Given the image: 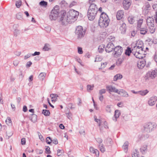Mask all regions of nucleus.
<instances>
[{
	"instance_id": "f257e3e1",
	"label": "nucleus",
	"mask_w": 157,
	"mask_h": 157,
	"mask_svg": "<svg viewBox=\"0 0 157 157\" xmlns=\"http://www.w3.org/2000/svg\"><path fill=\"white\" fill-rule=\"evenodd\" d=\"M132 54L136 57L139 59L145 57V50L144 49L143 42L142 41H137L136 46H134L132 48Z\"/></svg>"
},
{
	"instance_id": "f03ea898",
	"label": "nucleus",
	"mask_w": 157,
	"mask_h": 157,
	"mask_svg": "<svg viewBox=\"0 0 157 157\" xmlns=\"http://www.w3.org/2000/svg\"><path fill=\"white\" fill-rule=\"evenodd\" d=\"M79 15V12L73 9L70 10L68 13V15L66 16V13L63 12L60 18V21H62L63 25L66 22H69L68 19H76Z\"/></svg>"
},
{
	"instance_id": "7ed1b4c3",
	"label": "nucleus",
	"mask_w": 157,
	"mask_h": 157,
	"mask_svg": "<svg viewBox=\"0 0 157 157\" xmlns=\"http://www.w3.org/2000/svg\"><path fill=\"white\" fill-rule=\"evenodd\" d=\"M110 20L108 15L104 12L102 13L100 16L98 24L101 27L105 28L109 25Z\"/></svg>"
},
{
	"instance_id": "20e7f679",
	"label": "nucleus",
	"mask_w": 157,
	"mask_h": 157,
	"mask_svg": "<svg viewBox=\"0 0 157 157\" xmlns=\"http://www.w3.org/2000/svg\"><path fill=\"white\" fill-rule=\"evenodd\" d=\"M98 9L96 5L94 3L91 4L89 6L87 16L89 19L93 21L97 15Z\"/></svg>"
},
{
	"instance_id": "39448f33",
	"label": "nucleus",
	"mask_w": 157,
	"mask_h": 157,
	"mask_svg": "<svg viewBox=\"0 0 157 157\" xmlns=\"http://www.w3.org/2000/svg\"><path fill=\"white\" fill-rule=\"evenodd\" d=\"M156 126L154 123L148 122L145 124L144 126V131L146 133H149L153 131Z\"/></svg>"
},
{
	"instance_id": "423d86ee",
	"label": "nucleus",
	"mask_w": 157,
	"mask_h": 157,
	"mask_svg": "<svg viewBox=\"0 0 157 157\" xmlns=\"http://www.w3.org/2000/svg\"><path fill=\"white\" fill-rule=\"evenodd\" d=\"M59 11V6H56L52 10L49 15V17L51 20H55L58 16Z\"/></svg>"
},
{
	"instance_id": "0eeeda50",
	"label": "nucleus",
	"mask_w": 157,
	"mask_h": 157,
	"mask_svg": "<svg viewBox=\"0 0 157 157\" xmlns=\"http://www.w3.org/2000/svg\"><path fill=\"white\" fill-rule=\"evenodd\" d=\"M86 30L83 29L81 26H78L76 28L75 34L78 39H81L83 37L86 33Z\"/></svg>"
},
{
	"instance_id": "6e6552de",
	"label": "nucleus",
	"mask_w": 157,
	"mask_h": 157,
	"mask_svg": "<svg viewBox=\"0 0 157 157\" xmlns=\"http://www.w3.org/2000/svg\"><path fill=\"white\" fill-rule=\"evenodd\" d=\"M123 48L120 46H118L114 49V53L113 55L114 57H117L119 56L122 53Z\"/></svg>"
},
{
	"instance_id": "1a4fd4ad",
	"label": "nucleus",
	"mask_w": 157,
	"mask_h": 157,
	"mask_svg": "<svg viewBox=\"0 0 157 157\" xmlns=\"http://www.w3.org/2000/svg\"><path fill=\"white\" fill-rule=\"evenodd\" d=\"M157 76V70H154L152 71H148L146 74L145 79L146 80L148 79L149 78H153Z\"/></svg>"
},
{
	"instance_id": "9d476101",
	"label": "nucleus",
	"mask_w": 157,
	"mask_h": 157,
	"mask_svg": "<svg viewBox=\"0 0 157 157\" xmlns=\"http://www.w3.org/2000/svg\"><path fill=\"white\" fill-rule=\"evenodd\" d=\"M131 0H124L122 2L123 7L125 10H128L131 5Z\"/></svg>"
},
{
	"instance_id": "9b49d317",
	"label": "nucleus",
	"mask_w": 157,
	"mask_h": 157,
	"mask_svg": "<svg viewBox=\"0 0 157 157\" xmlns=\"http://www.w3.org/2000/svg\"><path fill=\"white\" fill-rule=\"evenodd\" d=\"M114 45L113 43L109 42L105 48V50L106 52L109 53L112 52L114 49Z\"/></svg>"
},
{
	"instance_id": "f8f14e48",
	"label": "nucleus",
	"mask_w": 157,
	"mask_h": 157,
	"mask_svg": "<svg viewBox=\"0 0 157 157\" xmlns=\"http://www.w3.org/2000/svg\"><path fill=\"white\" fill-rule=\"evenodd\" d=\"M157 101V97L156 96H153L150 98L148 101V104L149 105L152 106L154 105Z\"/></svg>"
},
{
	"instance_id": "ddd939ff",
	"label": "nucleus",
	"mask_w": 157,
	"mask_h": 157,
	"mask_svg": "<svg viewBox=\"0 0 157 157\" xmlns=\"http://www.w3.org/2000/svg\"><path fill=\"white\" fill-rule=\"evenodd\" d=\"M106 88L107 90L109 91V93L111 92H114L117 93H118L119 90L116 89L114 86L111 85L106 86Z\"/></svg>"
},
{
	"instance_id": "4468645a",
	"label": "nucleus",
	"mask_w": 157,
	"mask_h": 157,
	"mask_svg": "<svg viewBox=\"0 0 157 157\" xmlns=\"http://www.w3.org/2000/svg\"><path fill=\"white\" fill-rule=\"evenodd\" d=\"M124 11L123 10H120L118 11L116 14L117 18L118 20L121 19L124 15Z\"/></svg>"
},
{
	"instance_id": "2eb2a0df",
	"label": "nucleus",
	"mask_w": 157,
	"mask_h": 157,
	"mask_svg": "<svg viewBox=\"0 0 157 157\" xmlns=\"http://www.w3.org/2000/svg\"><path fill=\"white\" fill-rule=\"evenodd\" d=\"M121 114L120 110H116L114 112V117H113V120L116 122L117 121V119L118 118Z\"/></svg>"
},
{
	"instance_id": "dca6fc26",
	"label": "nucleus",
	"mask_w": 157,
	"mask_h": 157,
	"mask_svg": "<svg viewBox=\"0 0 157 157\" xmlns=\"http://www.w3.org/2000/svg\"><path fill=\"white\" fill-rule=\"evenodd\" d=\"M145 61L144 60H141L139 61L137 64L138 67L140 69L143 68L145 65Z\"/></svg>"
},
{
	"instance_id": "f3484780",
	"label": "nucleus",
	"mask_w": 157,
	"mask_h": 157,
	"mask_svg": "<svg viewBox=\"0 0 157 157\" xmlns=\"http://www.w3.org/2000/svg\"><path fill=\"white\" fill-rule=\"evenodd\" d=\"M146 22L147 25H154V20L153 18L152 17H148L147 19Z\"/></svg>"
},
{
	"instance_id": "a211bd4d",
	"label": "nucleus",
	"mask_w": 157,
	"mask_h": 157,
	"mask_svg": "<svg viewBox=\"0 0 157 157\" xmlns=\"http://www.w3.org/2000/svg\"><path fill=\"white\" fill-rule=\"evenodd\" d=\"M117 94L122 95L123 97L126 98H127L129 96L127 93L123 90H119L118 93Z\"/></svg>"
},
{
	"instance_id": "6ab92c4d",
	"label": "nucleus",
	"mask_w": 157,
	"mask_h": 157,
	"mask_svg": "<svg viewBox=\"0 0 157 157\" xmlns=\"http://www.w3.org/2000/svg\"><path fill=\"white\" fill-rule=\"evenodd\" d=\"M30 120L33 123H35L37 121V116L36 115L33 114L29 116Z\"/></svg>"
},
{
	"instance_id": "aec40b11",
	"label": "nucleus",
	"mask_w": 157,
	"mask_h": 157,
	"mask_svg": "<svg viewBox=\"0 0 157 157\" xmlns=\"http://www.w3.org/2000/svg\"><path fill=\"white\" fill-rule=\"evenodd\" d=\"M60 6L62 8L64 9L68 6L67 3L64 0L62 1L59 3Z\"/></svg>"
},
{
	"instance_id": "412c9836",
	"label": "nucleus",
	"mask_w": 157,
	"mask_h": 157,
	"mask_svg": "<svg viewBox=\"0 0 157 157\" xmlns=\"http://www.w3.org/2000/svg\"><path fill=\"white\" fill-rule=\"evenodd\" d=\"M147 145H143L140 148V151L142 154H144L146 152L147 150Z\"/></svg>"
},
{
	"instance_id": "4be33fe9",
	"label": "nucleus",
	"mask_w": 157,
	"mask_h": 157,
	"mask_svg": "<svg viewBox=\"0 0 157 157\" xmlns=\"http://www.w3.org/2000/svg\"><path fill=\"white\" fill-rule=\"evenodd\" d=\"M139 29L140 31V33L142 35L145 34L147 32V28H140Z\"/></svg>"
},
{
	"instance_id": "5701e85b",
	"label": "nucleus",
	"mask_w": 157,
	"mask_h": 157,
	"mask_svg": "<svg viewBox=\"0 0 157 157\" xmlns=\"http://www.w3.org/2000/svg\"><path fill=\"white\" fill-rule=\"evenodd\" d=\"M129 143L128 141H126L122 146V148L125 152H127L128 150V147Z\"/></svg>"
},
{
	"instance_id": "b1692460",
	"label": "nucleus",
	"mask_w": 157,
	"mask_h": 157,
	"mask_svg": "<svg viewBox=\"0 0 157 157\" xmlns=\"http://www.w3.org/2000/svg\"><path fill=\"white\" fill-rule=\"evenodd\" d=\"M149 27V31L151 33H153L155 31V28L154 27V25H148Z\"/></svg>"
},
{
	"instance_id": "393cba45",
	"label": "nucleus",
	"mask_w": 157,
	"mask_h": 157,
	"mask_svg": "<svg viewBox=\"0 0 157 157\" xmlns=\"http://www.w3.org/2000/svg\"><path fill=\"white\" fill-rule=\"evenodd\" d=\"M132 53V49L131 50V48L129 47H128L125 50V54L126 55L128 56H130V54Z\"/></svg>"
},
{
	"instance_id": "a878e982",
	"label": "nucleus",
	"mask_w": 157,
	"mask_h": 157,
	"mask_svg": "<svg viewBox=\"0 0 157 157\" xmlns=\"http://www.w3.org/2000/svg\"><path fill=\"white\" fill-rule=\"evenodd\" d=\"M90 151L92 153H95L96 154H99V151L98 150L94 149L93 147H90Z\"/></svg>"
},
{
	"instance_id": "bb28decb",
	"label": "nucleus",
	"mask_w": 157,
	"mask_h": 157,
	"mask_svg": "<svg viewBox=\"0 0 157 157\" xmlns=\"http://www.w3.org/2000/svg\"><path fill=\"white\" fill-rule=\"evenodd\" d=\"M122 78V76L120 74H117L115 75L113 78V80L116 81L118 79H120Z\"/></svg>"
},
{
	"instance_id": "cd10ccee",
	"label": "nucleus",
	"mask_w": 157,
	"mask_h": 157,
	"mask_svg": "<svg viewBox=\"0 0 157 157\" xmlns=\"http://www.w3.org/2000/svg\"><path fill=\"white\" fill-rule=\"evenodd\" d=\"M128 21L129 23L131 24H133L135 21L134 17H129L128 18Z\"/></svg>"
},
{
	"instance_id": "c85d7f7f",
	"label": "nucleus",
	"mask_w": 157,
	"mask_h": 157,
	"mask_svg": "<svg viewBox=\"0 0 157 157\" xmlns=\"http://www.w3.org/2000/svg\"><path fill=\"white\" fill-rule=\"evenodd\" d=\"M50 49V45L48 44H46L44 45V46L43 48V50L44 51H48Z\"/></svg>"
},
{
	"instance_id": "c756f323",
	"label": "nucleus",
	"mask_w": 157,
	"mask_h": 157,
	"mask_svg": "<svg viewBox=\"0 0 157 157\" xmlns=\"http://www.w3.org/2000/svg\"><path fill=\"white\" fill-rule=\"evenodd\" d=\"M104 45L102 44L100 45L98 48V51L100 53L104 51Z\"/></svg>"
},
{
	"instance_id": "7c9ffc66",
	"label": "nucleus",
	"mask_w": 157,
	"mask_h": 157,
	"mask_svg": "<svg viewBox=\"0 0 157 157\" xmlns=\"http://www.w3.org/2000/svg\"><path fill=\"white\" fill-rule=\"evenodd\" d=\"M46 75V73H41L39 75V77L41 80H43L45 78Z\"/></svg>"
},
{
	"instance_id": "2f4dec72",
	"label": "nucleus",
	"mask_w": 157,
	"mask_h": 157,
	"mask_svg": "<svg viewBox=\"0 0 157 157\" xmlns=\"http://www.w3.org/2000/svg\"><path fill=\"white\" fill-rule=\"evenodd\" d=\"M42 113L46 116H48L50 114V111L47 110L43 109L42 110Z\"/></svg>"
},
{
	"instance_id": "473e14b6",
	"label": "nucleus",
	"mask_w": 157,
	"mask_h": 157,
	"mask_svg": "<svg viewBox=\"0 0 157 157\" xmlns=\"http://www.w3.org/2000/svg\"><path fill=\"white\" fill-rule=\"evenodd\" d=\"M94 87V85H88L87 86V90L88 92H90V91L92 90Z\"/></svg>"
},
{
	"instance_id": "72a5a7b5",
	"label": "nucleus",
	"mask_w": 157,
	"mask_h": 157,
	"mask_svg": "<svg viewBox=\"0 0 157 157\" xmlns=\"http://www.w3.org/2000/svg\"><path fill=\"white\" fill-rule=\"evenodd\" d=\"M124 60V59L123 58H119L118 59L116 63L117 64L118 66L120 65L123 62Z\"/></svg>"
},
{
	"instance_id": "f704fd0d",
	"label": "nucleus",
	"mask_w": 157,
	"mask_h": 157,
	"mask_svg": "<svg viewBox=\"0 0 157 157\" xmlns=\"http://www.w3.org/2000/svg\"><path fill=\"white\" fill-rule=\"evenodd\" d=\"M143 22V19H140L137 22V27L138 28H140L141 27V25Z\"/></svg>"
},
{
	"instance_id": "c9c22d12",
	"label": "nucleus",
	"mask_w": 157,
	"mask_h": 157,
	"mask_svg": "<svg viewBox=\"0 0 157 157\" xmlns=\"http://www.w3.org/2000/svg\"><path fill=\"white\" fill-rule=\"evenodd\" d=\"M139 152L136 150L134 151L132 155V157H139Z\"/></svg>"
},
{
	"instance_id": "e433bc0d",
	"label": "nucleus",
	"mask_w": 157,
	"mask_h": 157,
	"mask_svg": "<svg viewBox=\"0 0 157 157\" xmlns=\"http://www.w3.org/2000/svg\"><path fill=\"white\" fill-rule=\"evenodd\" d=\"M50 97L52 99H54L53 100H52V101H55V100H56V99H57V97H58V95L57 94H50Z\"/></svg>"
},
{
	"instance_id": "4c0bfd02",
	"label": "nucleus",
	"mask_w": 157,
	"mask_h": 157,
	"mask_svg": "<svg viewBox=\"0 0 157 157\" xmlns=\"http://www.w3.org/2000/svg\"><path fill=\"white\" fill-rule=\"evenodd\" d=\"M16 18L18 20H21L22 19V14L21 13H19L16 15Z\"/></svg>"
},
{
	"instance_id": "58836bf2",
	"label": "nucleus",
	"mask_w": 157,
	"mask_h": 157,
	"mask_svg": "<svg viewBox=\"0 0 157 157\" xmlns=\"http://www.w3.org/2000/svg\"><path fill=\"white\" fill-rule=\"evenodd\" d=\"M149 92L147 90H146L143 91H141L139 92L140 94L143 96Z\"/></svg>"
},
{
	"instance_id": "ea45409f",
	"label": "nucleus",
	"mask_w": 157,
	"mask_h": 157,
	"mask_svg": "<svg viewBox=\"0 0 157 157\" xmlns=\"http://www.w3.org/2000/svg\"><path fill=\"white\" fill-rule=\"evenodd\" d=\"M47 2L44 1H42L40 2V5L41 6L45 7L47 5Z\"/></svg>"
},
{
	"instance_id": "a19ab883",
	"label": "nucleus",
	"mask_w": 157,
	"mask_h": 157,
	"mask_svg": "<svg viewBox=\"0 0 157 157\" xmlns=\"http://www.w3.org/2000/svg\"><path fill=\"white\" fill-rule=\"evenodd\" d=\"M100 151L102 153L105 151V148L104 147L103 144H100L99 146Z\"/></svg>"
},
{
	"instance_id": "79ce46f5",
	"label": "nucleus",
	"mask_w": 157,
	"mask_h": 157,
	"mask_svg": "<svg viewBox=\"0 0 157 157\" xmlns=\"http://www.w3.org/2000/svg\"><path fill=\"white\" fill-rule=\"evenodd\" d=\"M120 29L121 30H123V31H125L126 30V25L124 23H123L121 26Z\"/></svg>"
},
{
	"instance_id": "37998d69",
	"label": "nucleus",
	"mask_w": 157,
	"mask_h": 157,
	"mask_svg": "<svg viewBox=\"0 0 157 157\" xmlns=\"http://www.w3.org/2000/svg\"><path fill=\"white\" fill-rule=\"evenodd\" d=\"M94 119L95 121L97 122L98 124V126H101V120L98 119H97V117L96 116H94Z\"/></svg>"
},
{
	"instance_id": "c03bdc74",
	"label": "nucleus",
	"mask_w": 157,
	"mask_h": 157,
	"mask_svg": "<svg viewBox=\"0 0 157 157\" xmlns=\"http://www.w3.org/2000/svg\"><path fill=\"white\" fill-rule=\"evenodd\" d=\"M6 123L8 125H10L11 124V118L8 117L6 120Z\"/></svg>"
},
{
	"instance_id": "a18cd8bd",
	"label": "nucleus",
	"mask_w": 157,
	"mask_h": 157,
	"mask_svg": "<svg viewBox=\"0 0 157 157\" xmlns=\"http://www.w3.org/2000/svg\"><path fill=\"white\" fill-rule=\"evenodd\" d=\"M21 5V0L17 1L16 3V7L19 8Z\"/></svg>"
},
{
	"instance_id": "49530a36",
	"label": "nucleus",
	"mask_w": 157,
	"mask_h": 157,
	"mask_svg": "<svg viewBox=\"0 0 157 157\" xmlns=\"http://www.w3.org/2000/svg\"><path fill=\"white\" fill-rule=\"evenodd\" d=\"M106 92L105 89H103L99 90V95H102L103 94H105Z\"/></svg>"
},
{
	"instance_id": "de8ad7c7",
	"label": "nucleus",
	"mask_w": 157,
	"mask_h": 157,
	"mask_svg": "<svg viewBox=\"0 0 157 157\" xmlns=\"http://www.w3.org/2000/svg\"><path fill=\"white\" fill-rule=\"evenodd\" d=\"M105 110L107 112L111 113V108L110 105H107L106 106Z\"/></svg>"
},
{
	"instance_id": "09e8293b",
	"label": "nucleus",
	"mask_w": 157,
	"mask_h": 157,
	"mask_svg": "<svg viewBox=\"0 0 157 157\" xmlns=\"http://www.w3.org/2000/svg\"><path fill=\"white\" fill-rule=\"evenodd\" d=\"M106 143L109 145H111L112 144V140L110 138H108L106 139Z\"/></svg>"
},
{
	"instance_id": "8fccbe9b",
	"label": "nucleus",
	"mask_w": 157,
	"mask_h": 157,
	"mask_svg": "<svg viewBox=\"0 0 157 157\" xmlns=\"http://www.w3.org/2000/svg\"><path fill=\"white\" fill-rule=\"evenodd\" d=\"M46 141L48 144H49L52 142V139L50 137H48L46 139Z\"/></svg>"
},
{
	"instance_id": "3c124183",
	"label": "nucleus",
	"mask_w": 157,
	"mask_h": 157,
	"mask_svg": "<svg viewBox=\"0 0 157 157\" xmlns=\"http://www.w3.org/2000/svg\"><path fill=\"white\" fill-rule=\"evenodd\" d=\"M19 33V30L17 29H15L14 31V36L17 37Z\"/></svg>"
},
{
	"instance_id": "603ef678",
	"label": "nucleus",
	"mask_w": 157,
	"mask_h": 157,
	"mask_svg": "<svg viewBox=\"0 0 157 157\" xmlns=\"http://www.w3.org/2000/svg\"><path fill=\"white\" fill-rule=\"evenodd\" d=\"M13 134V132L11 131H8V132H6V135L8 137V139H9L10 137Z\"/></svg>"
},
{
	"instance_id": "864d4df0",
	"label": "nucleus",
	"mask_w": 157,
	"mask_h": 157,
	"mask_svg": "<svg viewBox=\"0 0 157 157\" xmlns=\"http://www.w3.org/2000/svg\"><path fill=\"white\" fill-rule=\"evenodd\" d=\"M45 151L46 153L47 154H50L51 153V151L50 150V148L48 146L45 149Z\"/></svg>"
},
{
	"instance_id": "5fc2aeb1",
	"label": "nucleus",
	"mask_w": 157,
	"mask_h": 157,
	"mask_svg": "<svg viewBox=\"0 0 157 157\" xmlns=\"http://www.w3.org/2000/svg\"><path fill=\"white\" fill-rule=\"evenodd\" d=\"M77 4V2L75 1H73L70 4V7H71L73 6L76 5Z\"/></svg>"
},
{
	"instance_id": "6e6d98bb",
	"label": "nucleus",
	"mask_w": 157,
	"mask_h": 157,
	"mask_svg": "<svg viewBox=\"0 0 157 157\" xmlns=\"http://www.w3.org/2000/svg\"><path fill=\"white\" fill-rule=\"evenodd\" d=\"M78 52L79 54H82L83 53V51L81 48L78 47Z\"/></svg>"
},
{
	"instance_id": "4d7b16f0",
	"label": "nucleus",
	"mask_w": 157,
	"mask_h": 157,
	"mask_svg": "<svg viewBox=\"0 0 157 157\" xmlns=\"http://www.w3.org/2000/svg\"><path fill=\"white\" fill-rule=\"evenodd\" d=\"M36 151L37 154H41L43 152L42 150H40L38 149H36Z\"/></svg>"
},
{
	"instance_id": "13d9d810",
	"label": "nucleus",
	"mask_w": 157,
	"mask_h": 157,
	"mask_svg": "<svg viewBox=\"0 0 157 157\" xmlns=\"http://www.w3.org/2000/svg\"><path fill=\"white\" fill-rule=\"evenodd\" d=\"M149 137V136L148 134L144 135L142 136V139L145 140L148 138Z\"/></svg>"
},
{
	"instance_id": "bf43d9fd",
	"label": "nucleus",
	"mask_w": 157,
	"mask_h": 157,
	"mask_svg": "<svg viewBox=\"0 0 157 157\" xmlns=\"http://www.w3.org/2000/svg\"><path fill=\"white\" fill-rule=\"evenodd\" d=\"M32 55V54L30 53H29L27 55L25 56L24 57V59H26L30 57Z\"/></svg>"
},
{
	"instance_id": "052dcab7",
	"label": "nucleus",
	"mask_w": 157,
	"mask_h": 157,
	"mask_svg": "<svg viewBox=\"0 0 157 157\" xmlns=\"http://www.w3.org/2000/svg\"><path fill=\"white\" fill-rule=\"evenodd\" d=\"M52 142L55 144H58V140L56 139H54L53 140H52Z\"/></svg>"
},
{
	"instance_id": "680f3d73",
	"label": "nucleus",
	"mask_w": 157,
	"mask_h": 157,
	"mask_svg": "<svg viewBox=\"0 0 157 157\" xmlns=\"http://www.w3.org/2000/svg\"><path fill=\"white\" fill-rule=\"evenodd\" d=\"M19 63V62L18 60H16L13 61V64L14 66H17L18 65Z\"/></svg>"
},
{
	"instance_id": "e2e57ef3",
	"label": "nucleus",
	"mask_w": 157,
	"mask_h": 157,
	"mask_svg": "<svg viewBox=\"0 0 157 157\" xmlns=\"http://www.w3.org/2000/svg\"><path fill=\"white\" fill-rule=\"evenodd\" d=\"M102 60V59L101 58L99 57V56H97L96 57L95 62H98L101 61Z\"/></svg>"
},
{
	"instance_id": "0e129e2a",
	"label": "nucleus",
	"mask_w": 157,
	"mask_h": 157,
	"mask_svg": "<svg viewBox=\"0 0 157 157\" xmlns=\"http://www.w3.org/2000/svg\"><path fill=\"white\" fill-rule=\"evenodd\" d=\"M63 152V151H61V150L58 149L57 150V155L58 156H59L60 155H61V153Z\"/></svg>"
},
{
	"instance_id": "69168bd1",
	"label": "nucleus",
	"mask_w": 157,
	"mask_h": 157,
	"mask_svg": "<svg viewBox=\"0 0 157 157\" xmlns=\"http://www.w3.org/2000/svg\"><path fill=\"white\" fill-rule=\"evenodd\" d=\"M107 63L106 62L101 63V68H104L106 66Z\"/></svg>"
},
{
	"instance_id": "338daca9",
	"label": "nucleus",
	"mask_w": 157,
	"mask_h": 157,
	"mask_svg": "<svg viewBox=\"0 0 157 157\" xmlns=\"http://www.w3.org/2000/svg\"><path fill=\"white\" fill-rule=\"evenodd\" d=\"M137 32L136 31L134 30L131 33V36L133 37H134L136 33Z\"/></svg>"
},
{
	"instance_id": "774afa93",
	"label": "nucleus",
	"mask_w": 157,
	"mask_h": 157,
	"mask_svg": "<svg viewBox=\"0 0 157 157\" xmlns=\"http://www.w3.org/2000/svg\"><path fill=\"white\" fill-rule=\"evenodd\" d=\"M96 140L97 141L99 144L101 143L102 142V140L100 138H98Z\"/></svg>"
}]
</instances>
